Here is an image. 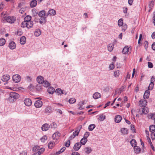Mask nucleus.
I'll return each mask as SVG.
<instances>
[{"mask_svg":"<svg viewBox=\"0 0 155 155\" xmlns=\"http://www.w3.org/2000/svg\"><path fill=\"white\" fill-rule=\"evenodd\" d=\"M19 97V95L18 93L15 92H11L9 94V98H10L11 101H14L15 100L18 98Z\"/></svg>","mask_w":155,"mask_h":155,"instance_id":"1","label":"nucleus"},{"mask_svg":"<svg viewBox=\"0 0 155 155\" xmlns=\"http://www.w3.org/2000/svg\"><path fill=\"white\" fill-rule=\"evenodd\" d=\"M5 20L8 22L13 23L15 21L16 18L13 16H9L6 18Z\"/></svg>","mask_w":155,"mask_h":155,"instance_id":"2","label":"nucleus"},{"mask_svg":"<svg viewBox=\"0 0 155 155\" xmlns=\"http://www.w3.org/2000/svg\"><path fill=\"white\" fill-rule=\"evenodd\" d=\"M13 81L15 83L19 82L21 80V76L18 74L14 75L12 77Z\"/></svg>","mask_w":155,"mask_h":155,"instance_id":"3","label":"nucleus"},{"mask_svg":"<svg viewBox=\"0 0 155 155\" xmlns=\"http://www.w3.org/2000/svg\"><path fill=\"white\" fill-rule=\"evenodd\" d=\"M147 102L146 100L142 99L139 102V105L141 107H145L147 104Z\"/></svg>","mask_w":155,"mask_h":155,"instance_id":"4","label":"nucleus"},{"mask_svg":"<svg viewBox=\"0 0 155 155\" xmlns=\"http://www.w3.org/2000/svg\"><path fill=\"white\" fill-rule=\"evenodd\" d=\"M10 77L8 74L4 75L2 78V80L3 82H6V83H5L4 84H7L8 83V81L9 80Z\"/></svg>","mask_w":155,"mask_h":155,"instance_id":"5","label":"nucleus"},{"mask_svg":"<svg viewBox=\"0 0 155 155\" xmlns=\"http://www.w3.org/2000/svg\"><path fill=\"white\" fill-rule=\"evenodd\" d=\"M81 145L79 142H78L75 144L73 147V149L75 151H78L81 148Z\"/></svg>","mask_w":155,"mask_h":155,"instance_id":"6","label":"nucleus"},{"mask_svg":"<svg viewBox=\"0 0 155 155\" xmlns=\"http://www.w3.org/2000/svg\"><path fill=\"white\" fill-rule=\"evenodd\" d=\"M34 105L37 108H40L42 105V102L40 100H37L35 102Z\"/></svg>","mask_w":155,"mask_h":155,"instance_id":"7","label":"nucleus"},{"mask_svg":"<svg viewBox=\"0 0 155 155\" xmlns=\"http://www.w3.org/2000/svg\"><path fill=\"white\" fill-rule=\"evenodd\" d=\"M50 125L48 124H45L41 127V129L43 131L47 130L50 128Z\"/></svg>","mask_w":155,"mask_h":155,"instance_id":"8","label":"nucleus"},{"mask_svg":"<svg viewBox=\"0 0 155 155\" xmlns=\"http://www.w3.org/2000/svg\"><path fill=\"white\" fill-rule=\"evenodd\" d=\"M24 103L25 104L28 106H31L32 104L31 100L28 98H25L24 101Z\"/></svg>","mask_w":155,"mask_h":155,"instance_id":"9","label":"nucleus"},{"mask_svg":"<svg viewBox=\"0 0 155 155\" xmlns=\"http://www.w3.org/2000/svg\"><path fill=\"white\" fill-rule=\"evenodd\" d=\"M45 113L49 114L52 112L53 109L51 106H48L45 108Z\"/></svg>","mask_w":155,"mask_h":155,"instance_id":"10","label":"nucleus"},{"mask_svg":"<svg viewBox=\"0 0 155 155\" xmlns=\"http://www.w3.org/2000/svg\"><path fill=\"white\" fill-rule=\"evenodd\" d=\"M8 47L11 49L13 50L15 49L16 48L15 43L13 41H11L9 43Z\"/></svg>","mask_w":155,"mask_h":155,"instance_id":"11","label":"nucleus"},{"mask_svg":"<svg viewBox=\"0 0 155 155\" xmlns=\"http://www.w3.org/2000/svg\"><path fill=\"white\" fill-rule=\"evenodd\" d=\"M122 119V117L120 115H116L114 118V121L116 123L120 122Z\"/></svg>","mask_w":155,"mask_h":155,"instance_id":"12","label":"nucleus"},{"mask_svg":"<svg viewBox=\"0 0 155 155\" xmlns=\"http://www.w3.org/2000/svg\"><path fill=\"white\" fill-rule=\"evenodd\" d=\"M150 93V91L148 90L145 91L143 96L144 99H147L149 98Z\"/></svg>","mask_w":155,"mask_h":155,"instance_id":"13","label":"nucleus"},{"mask_svg":"<svg viewBox=\"0 0 155 155\" xmlns=\"http://www.w3.org/2000/svg\"><path fill=\"white\" fill-rule=\"evenodd\" d=\"M37 4V2L36 0H33L31 1L30 4V7L34 8L35 7Z\"/></svg>","mask_w":155,"mask_h":155,"instance_id":"14","label":"nucleus"},{"mask_svg":"<svg viewBox=\"0 0 155 155\" xmlns=\"http://www.w3.org/2000/svg\"><path fill=\"white\" fill-rule=\"evenodd\" d=\"M37 80L38 83L41 84L44 81V78L42 76H38L37 78Z\"/></svg>","mask_w":155,"mask_h":155,"instance_id":"15","label":"nucleus"},{"mask_svg":"<svg viewBox=\"0 0 155 155\" xmlns=\"http://www.w3.org/2000/svg\"><path fill=\"white\" fill-rule=\"evenodd\" d=\"M56 14V11L53 9L49 10L48 12V15L50 16H54Z\"/></svg>","mask_w":155,"mask_h":155,"instance_id":"16","label":"nucleus"},{"mask_svg":"<svg viewBox=\"0 0 155 155\" xmlns=\"http://www.w3.org/2000/svg\"><path fill=\"white\" fill-rule=\"evenodd\" d=\"M149 110L147 107H143L142 108V113L140 114L141 115L142 114H147L149 112Z\"/></svg>","mask_w":155,"mask_h":155,"instance_id":"17","label":"nucleus"},{"mask_svg":"<svg viewBox=\"0 0 155 155\" xmlns=\"http://www.w3.org/2000/svg\"><path fill=\"white\" fill-rule=\"evenodd\" d=\"M130 47L128 46H126L124 47L122 50V53L123 54H126L129 52Z\"/></svg>","mask_w":155,"mask_h":155,"instance_id":"18","label":"nucleus"},{"mask_svg":"<svg viewBox=\"0 0 155 155\" xmlns=\"http://www.w3.org/2000/svg\"><path fill=\"white\" fill-rule=\"evenodd\" d=\"M134 147V152L135 153L138 154L140 153V151H141V149L139 147L136 145Z\"/></svg>","mask_w":155,"mask_h":155,"instance_id":"19","label":"nucleus"},{"mask_svg":"<svg viewBox=\"0 0 155 155\" xmlns=\"http://www.w3.org/2000/svg\"><path fill=\"white\" fill-rule=\"evenodd\" d=\"M46 21V18L45 17H41L39 19V22L41 24H45Z\"/></svg>","mask_w":155,"mask_h":155,"instance_id":"20","label":"nucleus"},{"mask_svg":"<svg viewBox=\"0 0 155 155\" xmlns=\"http://www.w3.org/2000/svg\"><path fill=\"white\" fill-rule=\"evenodd\" d=\"M120 132L124 135L127 134L128 131L127 129L125 128H122L120 129Z\"/></svg>","mask_w":155,"mask_h":155,"instance_id":"21","label":"nucleus"},{"mask_svg":"<svg viewBox=\"0 0 155 155\" xmlns=\"http://www.w3.org/2000/svg\"><path fill=\"white\" fill-rule=\"evenodd\" d=\"M84 151L86 153L89 154L91 152L92 150L91 147H87L84 149Z\"/></svg>","mask_w":155,"mask_h":155,"instance_id":"22","label":"nucleus"},{"mask_svg":"<svg viewBox=\"0 0 155 155\" xmlns=\"http://www.w3.org/2000/svg\"><path fill=\"white\" fill-rule=\"evenodd\" d=\"M26 22L27 28H30L33 27V21H28Z\"/></svg>","mask_w":155,"mask_h":155,"instance_id":"23","label":"nucleus"},{"mask_svg":"<svg viewBox=\"0 0 155 155\" xmlns=\"http://www.w3.org/2000/svg\"><path fill=\"white\" fill-rule=\"evenodd\" d=\"M101 97L100 94L98 92L95 93L93 95V97L95 99H97L100 97Z\"/></svg>","mask_w":155,"mask_h":155,"instance_id":"24","label":"nucleus"},{"mask_svg":"<svg viewBox=\"0 0 155 155\" xmlns=\"http://www.w3.org/2000/svg\"><path fill=\"white\" fill-rule=\"evenodd\" d=\"M55 89L52 87H49L47 90L48 92L51 94H53L54 92Z\"/></svg>","mask_w":155,"mask_h":155,"instance_id":"25","label":"nucleus"},{"mask_svg":"<svg viewBox=\"0 0 155 155\" xmlns=\"http://www.w3.org/2000/svg\"><path fill=\"white\" fill-rule=\"evenodd\" d=\"M26 41V38L24 36L21 37L20 39V43L21 45H24L25 44Z\"/></svg>","mask_w":155,"mask_h":155,"instance_id":"26","label":"nucleus"},{"mask_svg":"<svg viewBox=\"0 0 155 155\" xmlns=\"http://www.w3.org/2000/svg\"><path fill=\"white\" fill-rule=\"evenodd\" d=\"M130 143L131 146L134 147L137 145V143L135 139H133L130 141Z\"/></svg>","mask_w":155,"mask_h":155,"instance_id":"27","label":"nucleus"},{"mask_svg":"<svg viewBox=\"0 0 155 155\" xmlns=\"http://www.w3.org/2000/svg\"><path fill=\"white\" fill-rule=\"evenodd\" d=\"M38 15L40 17H45V11L42 10L40 11L38 13Z\"/></svg>","mask_w":155,"mask_h":155,"instance_id":"28","label":"nucleus"},{"mask_svg":"<svg viewBox=\"0 0 155 155\" xmlns=\"http://www.w3.org/2000/svg\"><path fill=\"white\" fill-rule=\"evenodd\" d=\"M150 130V132L153 133L155 132V125H151L149 127Z\"/></svg>","mask_w":155,"mask_h":155,"instance_id":"29","label":"nucleus"},{"mask_svg":"<svg viewBox=\"0 0 155 155\" xmlns=\"http://www.w3.org/2000/svg\"><path fill=\"white\" fill-rule=\"evenodd\" d=\"M96 126L95 124H90L89 125L88 127V129L89 131H92L95 127Z\"/></svg>","mask_w":155,"mask_h":155,"instance_id":"30","label":"nucleus"},{"mask_svg":"<svg viewBox=\"0 0 155 155\" xmlns=\"http://www.w3.org/2000/svg\"><path fill=\"white\" fill-rule=\"evenodd\" d=\"M99 117L98 119L100 121H103L106 118V116L103 114H100L99 115Z\"/></svg>","mask_w":155,"mask_h":155,"instance_id":"31","label":"nucleus"},{"mask_svg":"<svg viewBox=\"0 0 155 155\" xmlns=\"http://www.w3.org/2000/svg\"><path fill=\"white\" fill-rule=\"evenodd\" d=\"M114 45L110 44L108 45L107 48L108 50L110 52L112 51L114 48Z\"/></svg>","mask_w":155,"mask_h":155,"instance_id":"32","label":"nucleus"},{"mask_svg":"<svg viewBox=\"0 0 155 155\" xmlns=\"http://www.w3.org/2000/svg\"><path fill=\"white\" fill-rule=\"evenodd\" d=\"M60 134L59 132H56L53 135L52 137L54 139L55 137L56 138V139H57L60 136Z\"/></svg>","mask_w":155,"mask_h":155,"instance_id":"33","label":"nucleus"},{"mask_svg":"<svg viewBox=\"0 0 155 155\" xmlns=\"http://www.w3.org/2000/svg\"><path fill=\"white\" fill-rule=\"evenodd\" d=\"M87 141V139H85L84 138H83L81 140L80 143L81 145H84Z\"/></svg>","mask_w":155,"mask_h":155,"instance_id":"34","label":"nucleus"},{"mask_svg":"<svg viewBox=\"0 0 155 155\" xmlns=\"http://www.w3.org/2000/svg\"><path fill=\"white\" fill-rule=\"evenodd\" d=\"M43 85L44 87H47L50 85V84L47 81H44L42 82Z\"/></svg>","mask_w":155,"mask_h":155,"instance_id":"35","label":"nucleus"},{"mask_svg":"<svg viewBox=\"0 0 155 155\" xmlns=\"http://www.w3.org/2000/svg\"><path fill=\"white\" fill-rule=\"evenodd\" d=\"M55 144V143L54 142L51 141L48 143V147L49 148L51 149Z\"/></svg>","mask_w":155,"mask_h":155,"instance_id":"36","label":"nucleus"},{"mask_svg":"<svg viewBox=\"0 0 155 155\" xmlns=\"http://www.w3.org/2000/svg\"><path fill=\"white\" fill-rule=\"evenodd\" d=\"M155 1H150L149 2V8H150V9L149 10V12L150 10L151 9H152V7H153L154 5V2Z\"/></svg>","mask_w":155,"mask_h":155,"instance_id":"37","label":"nucleus"},{"mask_svg":"<svg viewBox=\"0 0 155 155\" xmlns=\"http://www.w3.org/2000/svg\"><path fill=\"white\" fill-rule=\"evenodd\" d=\"M150 114H149L148 115V116L149 118L152 120H154L155 121V113H150Z\"/></svg>","mask_w":155,"mask_h":155,"instance_id":"38","label":"nucleus"},{"mask_svg":"<svg viewBox=\"0 0 155 155\" xmlns=\"http://www.w3.org/2000/svg\"><path fill=\"white\" fill-rule=\"evenodd\" d=\"M41 32L40 29H37L34 32V35L37 36H39L41 34Z\"/></svg>","mask_w":155,"mask_h":155,"instance_id":"39","label":"nucleus"},{"mask_svg":"<svg viewBox=\"0 0 155 155\" xmlns=\"http://www.w3.org/2000/svg\"><path fill=\"white\" fill-rule=\"evenodd\" d=\"M120 71L119 70H117L114 72V76L116 77H118L120 74Z\"/></svg>","mask_w":155,"mask_h":155,"instance_id":"40","label":"nucleus"},{"mask_svg":"<svg viewBox=\"0 0 155 155\" xmlns=\"http://www.w3.org/2000/svg\"><path fill=\"white\" fill-rule=\"evenodd\" d=\"M5 43V40L3 38H1L0 39V46H2L4 45Z\"/></svg>","mask_w":155,"mask_h":155,"instance_id":"41","label":"nucleus"},{"mask_svg":"<svg viewBox=\"0 0 155 155\" xmlns=\"http://www.w3.org/2000/svg\"><path fill=\"white\" fill-rule=\"evenodd\" d=\"M31 17L30 16L27 15L24 18V21L26 22L31 21Z\"/></svg>","mask_w":155,"mask_h":155,"instance_id":"42","label":"nucleus"},{"mask_svg":"<svg viewBox=\"0 0 155 155\" xmlns=\"http://www.w3.org/2000/svg\"><path fill=\"white\" fill-rule=\"evenodd\" d=\"M154 86V84L153 83L150 82L149 84V85L148 87V90H151L153 89V86Z\"/></svg>","mask_w":155,"mask_h":155,"instance_id":"43","label":"nucleus"},{"mask_svg":"<svg viewBox=\"0 0 155 155\" xmlns=\"http://www.w3.org/2000/svg\"><path fill=\"white\" fill-rule=\"evenodd\" d=\"M76 101V99L74 98H70L69 100V102L70 104H73Z\"/></svg>","mask_w":155,"mask_h":155,"instance_id":"44","label":"nucleus"},{"mask_svg":"<svg viewBox=\"0 0 155 155\" xmlns=\"http://www.w3.org/2000/svg\"><path fill=\"white\" fill-rule=\"evenodd\" d=\"M123 19L120 18L118 20V24L119 26L120 27L123 25Z\"/></svg>","mask_w":155,"mask_h":155,"instance_id":"45","label":"nucleus"},{"mask_svg":"<svg viewBox=\"0 0 155 155\" xmlns=\"http://www.w3.org/2000/svg\"><path fill=\"white\" fill-rule=\"evenodd\" d=\"M122 26V31L124 32L127 29V25L126 24H123Z\"/></svg>","mask_w":155,"mask_h":155,"instance_id":"46","label":"nucleus"},{"mask_svg":"<svg viewBox=\"0 0 155 155\" xmlns=\"http://www.w3.org/2000/svg\"><path fill=\"white\" fill-rule=\"evenodd\" d=\"M55 92L58 93V94H61L63 93V91L60 88H58L55 91Z\"/></svg>","mask_w":155,"mask_h":155,"instance_id":"47","label":"nucleus"},{"mask_svg":"<svg viewBox=\"0 0 155 155\" xmlns=\"http://www.w3.org/2000/svg\"><path fill=\"white\" fill-rule=\"evenodd\" d=\"M148 45V42L147 41H145L144 43L143 46L145 48V49L146 51L147 50V48Z\"/></svg>","mask_w":155,"mask_h":155,"instance_id":"48","label":"nucleus"},{"mask_svg":"<svg viewBox=\"0 0 155 155\" xmlns=\"http://www.w3.org/2000/svg\"><path fill=\"white\" fill-rule=\"evenodd\" d=\"M90 135V133L88 132H86L83 138L85 139H87V138Z\"/></svg>","mask_w":155,"mask_h":155,"instance_id":"49","label":"nucleus"},{"mask_svg":"<svg viewBox=\"0 0 155 155\" xmlns=\"http://www.w3.org/2000/svg\"><path fill=\"white\" fill-rule=\"evenodd\" d=\"M47 139V137L46 136H44L40 139V140L42 142L44 143Z\"/></svg>","mask_w":155,"mask_h":155,"instance_id":"50","label":"nucleus"},{"mask_svg":"<svg viewBox=\"0 0 155 155\" xmlns=\"http://www.w3.org/2000/svg\"><path fill=\"white\" fill-rule=\"evenodd\" d=\"M40 148V147L38 146H35L32 148V150L34 151H36Z\"/></svg>","mask_w":155,"mask_h":155,"instance_id":"51","label":"nucleus"},{"mask_svg":"<svg viewBox=\"0 0 155 155\" xmlns=\"http://www.w3.org/2000/svg\"><path fill=\"white\" fill-rule=\"evenodd\" d=\"M27 22L24 21H23L21 24V27L22 28H24L25 27H27Z\"/></svg>","mask_w":155,"mask_h":155,"instance_id":"52","label":"nucleus"},{"mask_svg":"<svg viewBox=\"0 0 155 155\" xmlns=\"http://www.w3.org/2000/svg\"><path fill=\"white\" fill-rule=\"evenodd\" d=\"M130 130L132 131H133L134 133H136V132H135V127L134 126V125H133V124H131V125H130Z\"/></svg>","mask_w":155,"mask_h":155,"instance_id":"53","label":"nucleus"},{"mask_svg":"<svg viewBox=\"0 0 155 155\" xmlns=\"http://www.w3.org/2000/svg\"><path fill=\"white\" fill-rule=\"evenodd\" d=\"M57 125L55 123H52L50 124V126L51 128H54L56 127Z\"/></svg>","mask_w":155,"mask_h":155,"instance_id":"54","label":"nucleus"},{"mask_svg":"<svg viewBox=\"0 0 155 155\" xmlns=\"http://www.w3.org/2000/svg\"><path fill=\"white\" fill-rule=\"evenodd\" d=\"M70 140H69V139L68 140V141H67V142L66 143H65V146L67 147H68L70 145Z\"/></svg>","mask_w":155,"mask_h":155,"instance_id":"55","label":"nucleus"},{"mask_svg":"<svg viewBox=\"0 0 155 155\" xmlns=\"http://www.w3.org/2000/svg\"><path fill=\"white\" fill-rule=\"evenodd\" d=\"M45 150V149L44 148H41L39 149V151L38 152H40L39 153H40L41 154Z\"/></svg>","mask_w":155,"mask_h":155,"instance_id":"56","label":"nucleus"},{"mask_svg":"<svg viewBox=\"0 0 155 155\" xmlns=\"http://www.w3.org/2000/svg\"><path fill=\"white\" fill-rule=\"evenodd\" d=\"M114 68V64L112 63L111 64L109 65V68L110 70H113Z\"/></svg>","mask_w":155,"mask_h":155,"instance_id":"57","label":"nucleus"},{"mask_svg":"<svg viewBox=\"0 0 155 155\" xmlns=\"http://www.w3.org/2000/svg\"><path fill=\"white\" fill-rule=\"evenodd\" d=\"M148 67L149 68H152L153 67V64L151 62H148Z\"/></svg>","mask_w":155,"mask_h":155,"instance_id":"58","label":"nucleus"},{"mask_svg":"<svg viewBox=\"0 0 155 155\" xmlns=\"http://www.w3.org/2000/svg\"><path fill=\"white\" fill-rule=\"evenodd\" d=\"M28 88L30 91H32L33 90V86L32 84H30V85L28 86Z\"/></svg>","mask_w":155,"mask_h":155,"instance_id":"59","label":"nucleus"},{"mask_svg":"<svg viewBox=\"0 0 155 155\" xmlns=\"http://www.w3.org/2000/svg\"><path fill=\"white\" fill-rule=\"evenodd\" d=\"M79 133V132L78 131L76 130L73 133V134L75 136H76L78 135Z\"/></svg>","mask_w":155,"mask_h":155,"instance_id":"60","label":"nucleus"},{"mask_svg":"<svg viewBox=\"0 0 155 155\" xmlns=\"http://www.w3.org/2000/svg\"><path fill=\"white\" fill-rule=\"evenodd\" d=\"M20 155H27V152L26 151H22L20 153Z\"/></svg>","mask_w":155,"mask_h":155,"instance_id":"61","label":"nucleus"},{"mask_svg":"<svg viewBox=\"0 0 155 155\" xmlns=\"http://www.w3.org/2000/svg\"><path fill=\"white\" fill-rule=\"evenodd\" d=\"M76 137V136L73 134L69 137V140H72L74 138Z\"/></svg>","mask_w":155,"mask_h":155,"instance_id":"62","label":"nucleus"},{"mask_svg":"<svg viewBox=\"0 0 155 155\" xmlns=\"http://www.w3.org/2000/svg\"><path fill=\"white\" fill-rule=\"evenodd\" d=\"M82 127V126L80 125L76 129V130L78 131L79 132L81 129Z\"/></svg>","mask_w":155,"mask_h":155,"instance_id":"63","label":"nucleus"},{"mask_svg":"<svg viewBox=\"0 0 155 155\" xmlns=\"http://www.w3.org/2000/svg\"><path fill=\"white\" fill-rule=\"evenodd\" d=\"M71 155H80V154L78 152H73L72 153Z\"/></svg>","mask_w":155,"mask_h":155,"instance_id":"64","label":"nucleus"}]
</instances>
